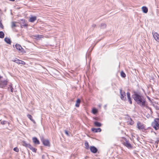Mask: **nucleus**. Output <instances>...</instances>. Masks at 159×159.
I'll list each match as a JSON object with an SVG mask.
<instances>
[{
    "mask_svg": "<svg viewBox=\"0 0 159 159\" xmlns=\"http://www.w3.org/2000/svg\"><path fill=\"white\" fill-rule=\"evenodd\" d=\"M133 98L135 101L140 106L142 107L145 106V100L144 97L136 92H134Z\"/></svg>",
    "mask_w": 159,
    "mask_h": 159,
    "instance_id": "f257e3e1",
    "label": "nucleus"
},
{
    "mask_svg": "<svg viewBox=\"0 0 159 159\" xmlns=\"http://www.w3.org/2000/svg\"><path fill=\"white\" fill-rule=\"evenodd\" d=\"M152 126L155 129L157 130L159 128V118H155L152 123Z\"/></svg>",
    "mask_w": 159,
    "mask_h": 159,
    "instance_id": "f03ea898",
    "label": "nucleus"
},
{
    "mask_svg": "<svg viewBox=\"0 0 159 159\" xmlns=\"http://www.w3.org/2000/svg\"><path fill=\"white\" fill-rule=\"evenodd\" d=\"M125 141L123 142L124 145L129 149H131L133 148L132 146L129 143L128 140L126 139H125Z\"/></svg>",
    "mask_w": 159,
    "mask_h": 159,
    "instance_id": "7ed1b4c3",
    "label": "nucleus"
},
{
    "mask_svg": "<svg viewBox=\"0 0 159 159\" xmlns=\"http://www.w3.org/2000/svg\"><path fill=\"white\" fill-rule=\"evenodd\" d=\"M120 98L121 99L124 101H126V98L125 97L126 94L125 92L124 91H122L121 89H120Z\"/></svg>",
    "mask_w": 159,
    "mask_h": 159,
    "instance_id": "20e7f679",
    "label": "nucleus"
},
{
    "mask_svg": "<svg viewBox=\"0 0 159 159\" xmlns=\"http://www.w3.org/2000/svg\"><path fill=\"white\" fill-rule=\"evenodd\" d=\"M41 140L44 146L48 147L50 146V143L48 140L44 139L43 137L41 138Z\"/></svg>",
    "mask_w": 159,
    "mask_h": 159,
    "instance_id": "39448f33",
    "label": "nucleus"
},
{
    "mask_svg": "<svg viewBox=\"0 0 159 159\" xmlns=\"http://www.w3.org/2000/svg\"><path fill=\"white\" fill-rule=\"evenodd\" d=\"M12 61L14 62H15L19 64L25 65V62L24 61H23L20 60L17 58H16L15 59L12 60Z\"/></svg>",
    "mask_w": 159,
    "mask_h": 159,
    "instance_id": "423d86ee",
    "label": "nucleus"
},
{
    "mask_svg": "<svg viewBox=\"0 0 159 159\" xmlns=\"http://www.w3.org/2000/svg\"><path fill=\"white\" fill-rule=\"evenodd\" d=\"M15 47L16 49L18 51L21 52H25L24 49L20 44L16 43L15 45Z\"/></svg>",
    "mask_w": 159,
    "mask_h": 159,
    "instance_id": "0eeeda50",
    "label": "nucleus"
},
{
    "mask_svg": "<svg viewBox=\"0 0 159 159\" xmlns=\"http://www.w3.org/2000/svg\"><path fill=\"white\" fill-rule=\"evenodd\" d=\"M152 34L155 39L159 42V34L155 32H152Z\"/></svg>",
    "mask_w": 159,
    "mask_h": 159,
    "instance_id": "6e6552de",
    "label": "nucleus"
},
{
    "mask_svg": "<svg viewBox=\"0 0 159 159\" xmlns=\"http://www.w3.org/2000/svg\"><path fill=\"white\" fill-rule=\"evenodd\" d=\"M137 126L138 129L140 130L143 129L144 128V125L139 121L137 123Z\"/></svg>",
    "mask_w": 159,
    "mask_h": 159,
    "instance_id": "1a4fd4ad",
    "label": "nucleus"
},
{
    "mask_svg": "<svg viewBox=\"0 0 159 159\" xmlns=\"http://www.w3.org/2000/svg\"><path fill=\"white\" fill-rule=\"evenodd\" d=\"M90 149V151L93 153H96L98 151V149L93 146H91Z\"/></svg>",
    "mask_w": 159,
    "mask_h": 159,
    "instance_id": "9d476101",
    "label": "nucleus"
},
{
    "mask_svg": "<svg viewBox=\"0 0 159 159\" xmlns=\"http://www.w3.org/2000/svg\"><path fill=\"white\" fill-rule=\"evenodd\" d=\"M91 130L94 133L100 132L101 131V129L100 128H98L97 129L95 128H92L91 129Z\"/></svg>",
    "mask_w": 159,
    "mask_h": 159,
    "instance_id": "9b49d317",
    "label": "nucleus"
},
{
    "mask_svg": "<svg viewBox=\"0 0 159 159\" xmlns=\"http://www.w3.org/2000/svg\"><path fill=\"white\" fill-rule=\"evenodd\" d=\"M33 142L36 144H40V142L37 138L36 137H34L32 139Z\"/></svg>",
    "mask_w": 159,
    "mask_h": 159,
    "instance_id": "f8f14e48",
    "label": "nucleus"
},
{
    "mask_svg": "<svg viewBox=\"0 0 159 159\" xmlns=\"http://www.w3.org/2000/svg\"><path fill=\"white\" fill-rule=\"evenodd\" d=\"M127 98L130 104H132V101L131 100L130 96V93L129 92H127Z\"/></svg>",
    "mask_w": 159,
    "mask_h": 159,
    "instance_id": "ddd939ff",
    "label": "nucleus"
},
{
    "mask_svg": "<svg viewBox=\"0 0 159 159\" xmlns=\"http://www.w3.org/2000/svg\"><path fill=\"white\" fill-rule=\"evenodd\" d=\"M22 144L23 146L27 148H28L29 147V145H30V144L27 143L25 141H23L22 142Z\"/></svg>",
    "mask_w": 159,
    "mask_h": 159,
    "instance_id": "4468645a",
    "label": "nucleus"
},
{
    "mask_svg": "<svg viewBox=\"0 0 159 159\" xmlns=\"http://www.w3.org/2000/svg\"><path fill=\"white\" fill-rule=\"evenodd\" d=\"M29 149L31 150L33 152L36 153L37 151V149L33 148L30 144L29 145V147L28 148Z\"/></svg>",
    "mask_w": 159,
    "mask_h": 159,
    "instance_id": "2eb2a0df",
    "label": "nucleus"
},
{
    "mask_svg": "<svg viewBox=\"0 0 159 159\" xmlns=\"http://www.w3.org/2000/svg\"><path fill=\"white\" fill-rule=\"evenodd\" d=\"M81 102V100L80 99H77L76 101L75 106L76 107H79L80 106V104Z\"/></svg>",
    "mask_w": 159,
    "mask_h": 159,
    "instance_id": "dca6fc26",
    "label": "nucleus"
},
{
    "mask_svg": "<svg viewBox=\"0 0 159 159\" xmlns=\"http://www.w3.org/2000/svg\"><path fill=\"white\" fill-rule=\"evenodd\" d=\"M36 16H33L31 17L30 19V22H33L36 20Z\"/></svg>",
    "mask_w": 159,
    "mask_h": 159,
    "instance_id": "f3484780",
    "label": "nucleus"
},
{
    "mask_svg": "<svg viewBox=\"0 0 159 159\" xmlns=\"http://www.w3.org/2000/svg\"><path fill=\"white\" fill-rule=\"evenodd\" d=\"M27 117L34 124L35 123V120L32 119V116L30 114H28L27 115Z\"/></svg>",
    "mask_w": 159,
    "mask_h": 159,
    "instance_id": "a211bd4d",
    "label": "nucleus"
},
{
    "mask_svg": "<svg viewBox=\"0 0 159 159\" xmlns=\"http://www.w3.org/2000/svg\"><path fill=\"white\" fill-rule=\"evenodd\" d=\"M4 41L8 44H11V41L10 39L9 38H5L4 39Z\"/></svg>",
    "mask_w": 159,
    "mask_h": 159,
    "instance_id": "6ab92c4d",
    "label": "nucleus"
},
{
    "mask_svg": "<svg viewBox=\"0 0 159 159\" xmlns=\"http://www.w3.org/2000/svg\"><path fill=\"white\" fill-rule=\"evenodd\" d=\"M94 125L97 127H101L102 126V124L98 121H95L94 122Z\"/></svg>",
    "mask_w": 159,
    "mask_h": 159,
    "instance_id": "aec40b11",
    "label": "nucleus"
},
{
    "mask_svg": "<svg viewBox=\"0 0 159 159\" xmlns=\"http://www.w3.org/2000/svg\"><path fill=\"white\" fill-rule=\"evenodd\" d=\"M143 11L144 13H147L148 11V8L146 7H142Z\"/></svg>",
    "mask_w": 159,
    "mask_h": 159,
    "instance_id": "412c9836",
    "label": "nucleus"
},
{
    "mask_svg": "<svg viewBox=\"0 0 159 159\" xmlns=\"http://www.w3.org/2000/svg\"><path fill=\"white\" fill-rule=\"evenodd\" d=\"M101 29L105 28L106 27V25L104 23H102L99 26Z\"/></svg>",
    "mask_w": 159,
    "mask_h": 159,
    "instance_id": "4be33fe9",
    "label": "nucleus"
},
{
    "mask_svg": "<svg viewBox=\"0 0 159 159\" xmlns=\"http://www.w3.org/2000/svg\"><path fill=\"white\" fill-rule=\"evenodd\" d=\"M16 22H11V27L12 28H13L14 27H16L17 26L16 25Z\"/></svg>",
    "mask_w": 159,
    "mask_h": 159,
    "instance_id": "5701e85b",
    "label": "nucleus"
},
{
    "mask_svg": "<svg viewBox=\"0 0 159 159\" xmlns=\"http://www.w3.org/2000/svg\"><path fill=\"white\" fill-rule=\"evenodd\" d=\"M4 36V34L2 31H0V38H3Z\"/></svg>",
    "mask_w": 159,
    "mask_h": 159,
    "instance_id": "b1692460",
    "label": "nucleus"
},
{
    "mask_svg": "<svg viewBox=\"0 0 159 159\" xmlns=\"http://www.w3.org/2000/svg\"><path fill=\"white\" fill-rule=\"evenodd\" d=\"M85 148L87 149H89V143H88L87 141H86L85 143Z\"/></svg>",
    "mask_w": 159,
    "mask_h": 159,
    "instance_id": "393cba45",
    "label": "nucleus"
},
{
    "mask_svg": "<svg viewBox=\"0 0 159 159\" xmlns=\"http://www.w3.org/2000/svg\"><path fill=\"white\" fill-rule=\"evenodd\" d=\"M120 75H121V76L123 78H125L126 76L125 74L123 71H121Z\"/></svg>",
    "mask_w": 159,
    "mask_h": 159,
    "instance_id": "a878e982",
    "label": "nucleus"
},
{
    "mask_svg": "<svg viewBox=\"0 0 159 159\" xmlns=\"http://www.w3.org/2000/svg\"><path fill=\"white\" fill-rule=\"evenodd\" d=\"M98 112L96 108H93L92 110V113L93 114H96Z\"/></svg>",
    "mask_w": 159,
    "mask_h": 159,
    "instance_id": "bb28decb",
    "label": "nucleus"
},
{
    "mask_svg": "<svg viewBox=\"0 0 159 159\" xmlns=\"http://www.w3.org/2000/svg\"><path fill=\"white\" fill-rule=\"evenodd\" d=\"M42 36L41 35H36L34 37L37 39H39L42 37Z\"/></svg>",
    "mask_w": 159,
    "mask_h": 159,
    "instance_id": "cd10ccee",
    "label": "nucleus"
},
{
    "mask_svg": "<svg viewBox=\"0 0 159 159\" xmlns=\"http://www.w3.org/2000/svg\"><path fill=\"white\" fill-rule=\"evenodd\" d=\"M130 121L129 122V124L131 125H133L134 123V121L133 120H132L131 118H130Z\"/></svg>",
    "mask_w": 159,
    "mask_h": 159,
    "instance_id": "c85d7f7f",
    "label": "nucleus"
},
{
    "mask_svg": "<svg viewBox=\"0 0 159 159\" xmlns=\"http://www.w3.org/2000/svg\"><path fill=\"white\" fill-rule=\"evenodd\" d=\"M13 150L14 151L16 152H18L19 151V149L18 148H17L16 147H15L14 148Z\"/></svg>",
    "mask_w": 159,
    "mask_h": 159,
    "instance_id": "c756f323",
    "label": "nucleus"
},
{
    "mask_svg": "<svg viewBox=\"0 0 159 159\" xmlns=\"http://www.w3.org/2000/svg\"><path fill=\"white\" fill-rule=\"evenodd\" d=\"M7 122V121L5 120L2 121L1 122V123L2 125H4L6 124Z\"/></svg>",
    "mask_w": 159,
    "mask_h": 159,
    "instance_id": "7c9ffc66",
    "label": "nucleus"
},
{
    "mask_svg": "<svg viewBox=\"0 0 159 159\" xmlns=\"http://www.w3.org/2000/svg\"><path fill=\"white\" fill-rule=\"evenodd\" d=\"M0 27L2 28V29L3 28V25L2 24V22H0Z\"/></svg>",
    "mask_w": 159,
    "mask_h": 159,
    "instance_id": "2f4dec72",
    "label": "nucleus"
},
{
    "mask_svg": "<svg viewBox=\"0 0 159 159\" xmlns=\"http://www.w3.org/2000/svg\"><path fill=\"white\" fill-rule=\"evenodd\" d=\"M10 87L11 88V91L12 93L13 92V88L11 85H10Z\"/></svg>",
    "mask_w": 159,
    "mask_h": 159,
    "instance_id": "473e14b6",
    "label": "nucleus"
},
{
    "mask_svg": "<svg viewBox=\"0 0 159 159\" xmlns=\"http://www.w3.org/2000/svg\"><path fill=\"white\" fill-rule=\"evenodd\" d=\"M147 98H148V99L149 100L150 102H152V100L149 97L147 96Z\"/></svg>",
    "mask_w": 159,
    "mask_h": 159,
    "instance_id": "72a5a7b5",
    "label": "nucleus"
},
{
    "mask_svg": "<svg viewBox=\"0 0 159 159\" xmlns=\"http://www.w3.org/2000/svg\"><path fill=\"white\" fill-rule=\"evenodd\" d=\"M64 132L67 135H69V134L68 133V131L66 130H65Z\"/></svg>",
    "mask_w": 159,
    "mask_h": 159,
    "instance_id": "f704fd0d",
    "label": "nucleus"
},
{
    "mask_svg": "<svg viewBox=\"0 0 159 159\" xmlns=\"http://www.w3.org/2000/svg\"><path fill=\"white\" fill-rule=\"evenodd\" d=\"M96 26V25L95 24H93L92 26L93 28H95Z\"/></svg>",
    "mask_w": 159,
    "mask_h": 159,
    "instance_id": "c9c22d12",
    "label": "nucleus"
},
{
    "mask_svg": "<svg viewBox=\"0 0 159 159\" xmlns=\"http://www.w3.org/2000/svg\"><path fill=\"white\" fill-rule=\"evenodd\" d=\"M155 107L157 110H159V107L156 106Z\"/></svg>",
    "mask_w": 159,
    "mask_h": 159,
    "instance_id": "e433bc0d",
    "label": "nucleus"
},
{
    "mask_svg": "<svg viewBox=\"0 0 159 159\" xmlns=\"http://www.w3.org/2000/svg\"><path fill=\"white\" fill-rule=\"evenodd\" d=\"M27 25L25 24V25H23V26H27Z\"/></svg>",
    "mask_w": 159,
    "mask_h": 159,
    "instance_id": "4c0bfd02",
    "label": "nucleus"
},
{
    "mask_svg": "<svg viewBox=\"0 0 159 159\" xmlns=\"http://www.w3.org/2000/svg\"><path fill=\"white\" fill-rule=\"evenodd\" d=\"M42 157V158H43V156Z\"/></svg>",
    "mask_w": 159,
    "mask_h": 159,
    "instance_id": "58836bf2",
    "label": "nucleus"
},
{
    "mask_svg": "<svg viewBox=\"0 0 159 159\" xmlns=\"http://www.w3.org/2000/svg\"><path fill=\"white\" fill-rule=\"evenodd\" d=\"M158 141H158H158H157V143H158Z\"/></svg>",
    "mask_w": 159,
    "mask_h": 159,
    "instance_id": "ea45409f",
    "label": "nucleus"
},
{
    "mask_svg": "<svg viewBox=\"0 0 159 159\" xmlns=\"http://www.w3.org/2000/svg\"><path fill=\"white\" fill-rule=\"evenodd\" d=\"M105 107H106V105H105Z\"/></svg>",
    "mask_w": 159,
    "mask_h": 159,
    "instance_id": "a19ab883",
    "label": "nucleus"
}]
</instances>
